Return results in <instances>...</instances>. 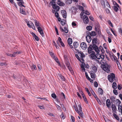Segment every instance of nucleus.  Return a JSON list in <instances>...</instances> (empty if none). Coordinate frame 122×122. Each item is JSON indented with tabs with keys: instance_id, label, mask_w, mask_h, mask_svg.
Instances as JSON below:
<instances>
[{
	"instance_id": "nucleus-1",
	"label": "nucleus",
	"mask_w": 122,
	"mask_h": 122,
	"mask_svg": "<svg viewBox=\"0 0 122 122\" xmlns=\"http://www.w3.org/2000/svg\"><path fill=\"white\" fill-rule=\"evenodd\" d=\"M94 50L98 54L99 53L100 50L98 46L97 45H90L89 47H88V52L89 54H90L92 53L93 51Z\"/></svg>"
},
{
	"instance_id": "nucleus-2",
	"label": "nucleus",
	"mask_w": 122,
	"mask_h": 122,
	"mask_svg": "<svg viewBox=\"0 0 122 122\" xmlns=\"http://www.w3.org/2000/svg\"><path fill=\"white\" fill-rule=\"evenodd\" d=\"M78 107L79 108V110H78V107L77 106L74 105L73 106V108L74 109L76 112L81 117H83V116L81 110L82 108L81 105L80 104H79L78 105Z\"/></svg>"
},
{
	"instance_id": "nucleus-3",
	"label": "nucleus",
	"mask_w": 122,
	"mask_h": 122,
	"mask_svg": "<svg viewBox=\"0 0 122 122\" xmlns=\"http://www.w3.org/2000/svg\"><path fill=\"white\" fill-rule=\"evenodd\" d=\"M102 66L103 69L107 73H109L110 72V66L108 64H106L105 65H102L101 67Z\"/></svg>"
},
{
	"instance_id": "nucleus-4",
	"label": "nucleus",
	"mask_w": 122,
	"mask_h": 122,
	"mask_svg": "<svg viewBox=\"0 0 122 122\" xmlns=\"http://www.w3.org/2000/svg\"><path fill=\"white\" fill-rule=\"evenodd\" d=\"M115 77V75L113 73H112L110 75L108 76V79L109 81L112 83L113 81V79Z\"/></svg>"
},
{
	"instance_id": "nucleus-5",
	"label": "nucleus",
	"mask_w": 122,
	"mask_h": 122,
	"mask_svg": "<svg viewBox=\"0 0 122 122\" xmlns=\"http://www.w3.org/2000/svg\"><path fill=\"white\" fill-rule=\"evenodd\" d=\"M58 41H56V43L59 46H60V44L63 47H64L65 46V45L64 43L61 41V38L59 37L58 38Z\"/></svg>"
},
{
	"instance_id": "nucleus-6",
	"label": "nucleus",
	"mask_w": 122,
	"mask_h": 122,
	"mask_svg": "<svg viewBox=\"0 0 122 122\" xmlns=\"http://www.w3.org/2000/svg\"><path fill=\"white\" fill-rule=\"evenodd\" d=\"M96 57L98 59H100L101 58L103 59L105 58V56L102 54L100 55L99 53L97 54L96 56Z\"/></svg>"
},
{
	"instance_id": "nucleus-7",
	"label": "nucleus",
	"mask_w": 122,
	"mask_h": 122,
	"mask_svg": "<svg viewBox=\"0 0 122 122\" xmlns=\"http://www.w3.org/2000/svg\"><path fill=\"white\" fill-rule=\"evenodd\" d=\"M83 21L84 23L86 24H88L89 22V20L88 17L86 15L83 16Z\"/></svg>"
},
{
	"instance_id": "nucleus-8",
	"label": "nucleus",
	"mask_w": 122,
	"mask_h": 122,
	"mask_svg": "<svg viewBox=\"0 0 122 122\" xmlns=\"http://www.w3.org/2000/svg\"><path fill=\"white\" fill-rule=\"evenodd\" d=\"M80 46L81 48L84 50H86L87 47L86 44L84 42H82L81 43Z\"/></svg>"
},
{
	"instance_id": "nucleus-9",
	"label": "nucleus",
	"mask_w": 122,
	"mask_h": 122,
	"mask_svg": "<svg viewBox=\"0 0 122 122\" xmlns=\"http://www.w3.org/2000/svg\"><path fill=\"white\" fill-rule=\"evenodd\" d=\"M39 32L41 35L43 37L44 36V35L43 31V30L40 27H38L37 28Z\"/></svg>"
},
{
	"instance_id": "nucleus-10",
	"label": "nucleus",
	"mask_w": 122,
	"mask_h": 122,
	"mask_svg": "<svg viewBox=\"0 0 122 122\" xmlns=\"http://www.w3.org/2000/svg\"><path fill=\"white\" fill-rule=\"evenodd\" d=\"M90 56L92 59H95L96 57L95 56V52L94 51H93L90 54Z\"/></svg>"
},
{
	"instance_id": "nucleus-11",
	"label": "nucleus",
	"mask_w": 122,
	"mask_h": 122,
	"mask_svg": "<svg viewBox=\"0 0 122 122\" xmlns=\"http://www.w3.org/2000/svg\"><path fill=\"white\" fill-rule=\"evenodd\" d=\"M53 8L56 10L57 11H58L60 9V7L58 6H56V5L54 4L52 6Z\"/></svg>"
},
{
	"instance_id": "nucleus-12",
	"label": "nucleus",
	"mask_w": 122,
	"mask_h": 122,
	"mask_svg": "<svg viewBox=\"0 0 122 122\" xmlns=\"http://www.w3.org/2000/svg\"><path fill=\"white\" fill-rule=\"evenodd\" d=\"M58 76L61 79V80L63 81H65L66 80L65 78L61 74H57Z\"/></svg>"
},
{
	"instance_id": "nucleus-13",
	"label": "nucleus",
	"mask_w": 122,
	"mask_h": 122,
	"mask_svg": "<svg viewBox=\"0 0 122 122\" xmlns=\"http://www.w3.org/2000/svg\"><path fill=\"white\" fill-rule=\"evenodd\" d=\"M61 13L62 14V16L65 18H66V11L65 10H62Z\"/></svg>"
},
{
	"instance_id": "nucleus-14",
	"label": "nucleus",
	"mask_w": 122,
	"mask_h": 122,
	"mask_svg": "<svg viewBox=\"0 0 122 122\" xmlns=\"http://www.w3.org/2000/svg\"><path fill=\"white\" fill-rule=\"evenodd\" d=\"M112 108L113 112L114 113H116L117 108L115 105L114 104H112Z\"/></svg>"
},
{
	"instance_id": "nucleus-15",
	"label": "nucleus",
	"mask_w": 122,
	"mask_h": 122,
	"mask_svg": "<svg viewBox=\"0 0 122 122\" xmlns=\"http://www.w3.org/2000/svg\"><path fill=\"white\" fill-rule=\"evenodd\" d=\"M106 104L107 107L108 108H109L110 106L111 103L109 99H108L106 100Z\"/></svg>"
},
{
	"instance_id": "nucleus-16",
	"label": "nucleus",
	"mask_w": 122,
	"mask_h": 122,
	"mask_svg": "<svg viewBox=\"0 0 122 122\" xmlns=\"http://www.w3.org/2000/svg\"><path fill=\"white\" fill-rule=\"evenodd\" d=\"M110 98L111 101V103L112 104L115 103L116 101L115 98L114 96H112Z\"/></svg>"
},
{
	"instance_id": "nucleus-17",
	"label": "nucleus",
	"mask_w": 122,
	"mask_h": 122,
	"mask_svg": "<svg viewBox=\"0 0 122 122\" xmlns=\"http://www.w3.org/2000/svg\"><path fill=\"white\" fill-rule=\"evenodd\" d=\"M97 42V38H94L92 40V43L93 45H96V44Z\"/></svg>"
},
{
	"instance_id": "nucleus-18",
	"label": "nucleus",
	"mask_w": 122,
	"mask_h": 122,
	"mask_svg": "<svg viewBox=\"0 0 122 122\" xmlns=\"http://www.w3.org/2000/svg\"><path fill=\"white\" fill-rule=\"evenodd\" d=\"M34 21L35 23V25L36 27H40L41 25L39 21L35 20H34Z\"/></svg>"
},
{
	"instance_id": "nucleus-19",
	"label": "nucleus",
	"mask_w": 122,
	"mask_h": 122,
	"mask_svg": "<svg viewBox=\"0 0 122 122\" xmlns=\"http://www.w3.org/2000/svg\"><path fill=\"white\" fill-rule=\"evenodd\" d=\"M20 13L24 15L26 14L25 11L22 8H20Z\"/></svg>"
},
{
	"instance_id": "nucleus-20",
	"label": "nucleus",
	"mask_w": 122,
	"mask_h": 122,
	"mask_svg": "<svg viewBox=\"0 0 122 122\" xmlns=\"http://www.w3.org/2000/svg\"><path fill=\"white\" fill-rule=\"evenodd\" d=\"M30 27H30V28L32 27V29L33 30H35V27L34 24L32 23V22L31 21L30 22Z\"/></svg>"
},
{
	"instance_id": "nucleus-21",
	"label": "nucleus",
	"mask_w": 122,
	"mask_h": 122,
	"mask_svg": "<svg viewBox=\"0 0 122 122\" xmlns=\"http://www.w3.org/2000/svg\"><path fill=\"white\" fill-rule=\"evenodd\" d=\"M85 75L86 78L89 80L91 82L93 81V80L91 79L88 76V75L86 72H85Z\"/></svg>"
},
{
	"instance_id": "nucleus-22",
	"label": "nucleus",
	"mask_w": 122,
	"mask_h": 122,
	"mask_svg": "<svg viewBox=\"0 0 122 122\" xmlns=\"http://www.w3.org/2000/svg\"><path fill=\"white\" fill-rule=\"evenodd\" d=\"M86 41L88 43H90L91 40V37L90 36H86Z\"/></svg>"
},
{
	"instance_id": "nucleus-23",
	"label": "nucleus",
	"mask_w": 122,
	"mask_h": 122,
	"mask_svg": "<svg viewBox=\"0 0 122 122\" xmlns=\"http://www.w3.org/2000/svg\"><path fill=\"white\" fill-rule=\"evenodd\" d=\"M116 102V104H118V107H119V106H121L120 105V103H121V102L120 101L119 99H117L115 101Z\"/></svg>"
},
{
	"instance_id": "nucleus-24",
	"label": "nucleus",
	"mask_w": 122,
	"mask_h": 122,
	"mask_svg": "<svg viewBox=\"0 0 122 122\" xmlns=\"http://www.w3.org/2000/svg\"><path fill=\"white\" fill-rule=\"evenodd\" d=\"M101 3L103 7L104 8H105V2L104 0H100Z\"/></svg>"
},
{
	"instance_id": "nucleus-25",
	"label": "nucleus",
	"mask_w": 122,
	"mask_h": 122,
	"mask_svg": "<svg viewBox=\"0 0 122 122\" xmlns=\"http://www.w3.org/2000/svg\"><path fill=\"white\" fill-rule=\"evenodd\" d=\"M24 3V2L22 1L18 3V4L20 6H23L25 7V6L23 5V4Z\"/></svg>"
},
{
	"instance_id": "nucleus-26",
	"label": "nucleus",
	"mask_w": 122,
	"mask_h": 122,
	"mask_svg": "<svg viewBox=\"0 0 122 122\" xmlns=\"http://www.w3.org/2000/svg\"><path fill=\"white\" fill-rule=\"evenodd\" d=\"M68 43L69 45H71L72 42V39L71 38H69L67 40Z\"/></svg>"
},
{
	"instance_id": "nucleus-27",
	"label": "nucleus",
	"mask_w": 122,
	"mask_h": 122,
	"mask_svg": "<svg viewBox=\"0 0 122 122\" xmlns=\"http://www.w3.org/2000/svg\"><path fill=\"white\" fill-rule=\"evenodd\" d=\"M96 35V32L94 31H92L90 34V35L91 36H94Z\"/></svg>"
},
{
	"instance_id": "nucleus-28",
	"label": "nucleus",
	"mask_w": 122,
	"mask_h": 122,
	"mask_svg": "<svg viewBox=\"0 0 122 122\" xmlns=\"http://www.w3.org/2000/svg\"><path fill=\"white\" fill-rule=\"evenodd\" d=\"M112 87L114 89H116L117 88V85L116 83L115 82H113L112 84Z\"/></svg>"
},
{
	"instance_id": "nucleus-29",
	"label": "nucleus",
	"mask_w": 122,
	"mask_h": 122,
	"mask_svg": "<svg viewBox=\"0 0 122 122\" xmlns=\"http://www.w3.org/2000/svg\"><path fill=\"white\" fill-rule=\"evenodd\" d=\"M98 92L101 94L102 95L103 93V90L100 88H99L98 89Z\"/></svg>"
},
{
	"instance_id": "nucleus-30",
	"label": "nucleus",
	"mask_w": 122,
	"mask_h": 122,
	"mask_svg": "<svg viewBox=\"0 0 122 122\" xmlns=\"http://www.w3.org/2000/svg\"><path fill=\"white\" fill-rule=\"evenodd\" d=\"M92 69L94 72H96L97 71V67L94 66H92Z\"/></svg>"
},
{
	"instance_id": "nucleus-31",
	"label": "nucleus",
	"mask_w": 122,
	"mask_h": 122,
	"mask_svg": "<svg viewBox=\"0 0 122 122\" xmlns=\"http://www.w3.org/2000/svg\"><path fill=\"white\" fill-rule=\"evenodd\" d=\"M90 91L91 92L92 94V95H93V96L94 97H97V95L93 91V90L91 89L90 90Z\"/></svg>"
},
{
	"instance_id": "nucleus-32",
	"label": "nucleus",
	"mask_w": 122,
	"mask_h": 122,
	"mask_svg": "<svg viewBox=\"0 0 122 122\" xmlns=\"http://www.w3.org/2000/svg\"><path fill=\"white\" fill-rule=\"evenodd\" d=\"M79 44L78 42H75L73 43V46L75 48H77Z\"/></svg>"
},
{
	"instance_id": "nucleus-33",
	"label": "nucleus",
	"mask_w": 122,
	"mask_h": 122,
	"mask_svg": "<svg viewBox=\"0 0 122 122\" xmlns=\"http://www.w3.org/2000/svg\"><path fill=\"white\" fill-rule=\"evenodd\" d=\"M113 115L114 117L118 121L119 120V117L115 113H113Z\"/></svg>"
},
{
	"instance_id": "nucleus-34",
	"label": "nucleus",
	"mask_w": 122,
	"mask_h": 122,
	"mask_svg": "<svg viewBox=\"0 0 122 122\" xmlns=\"http://www.w3.org/2000/svg\"><path fill=\"white\" fill-rule=\"evenodd\" d=\"M79 53V56L81 58H82L85 57V55L81 51H80Z\"/></svg>"
},
{
	"instance_id": "nucleus-35",
	"label": "nucleus",
	"mask_w": 122,
	"mask_h": 122,
	"mask_svg": "<svg viewBox=\"0 0 122 122\" xmlns=\"http://www.w3.org/2000/svg\"><path fill=\"white\" fill-rule=\"evenodd\" d=\"M31 68L33 71L34 70H36L37 69L36 66L34 65H33L32 66H31Z\"/></svg>"
},
{
	"instance_id": "nucleus-36",
	"label": "nucleus",
	"mask_w": 122,
	"mask_h": 122,
	"mask_svg": "<svg viewBox=\"0 0 122 122\" xmlns=\"http://www.w3.org/2000/svg\"><path fill=\"white\" fill-rule=\"evenodd\" d=\"M53 58L55 60L56 62L58 63L59 65H60V63L58 59L55 56Z\"/></svg>"
},
{
	"instance_id": "nucleus-37",
	"label": "nucleus",
	"mask_w": 122,
	"mask_h": 122,
	"mask_svg": "<svg viewBox=\"0 0 122 122\" xmlns=\"http://www.w3.org/2000/svg\"><path fill=\"white\" fill-rule=\"evenodd\" d=\"M66 3L68 4H70L72 3V0H65Z\"/></svg>"
},
{
	"instance_id": "nucleus-38",
	"label": "nucleus",
	"mask_w": 122,
	"mask_h": 122,
	"mask_svg": "<svg viewBox=\"0 0 122 122\" xmlns=\"http://www.w3.org/2000/svg\"><path fill=\"white\" fill-rule=\"evenodd\" d=\"M85 89L86 91L87 92V93H88V95L89 96H91V93H90V91H89L88 89L86 88H85Z\"/></svg>"
},
{
	"instance_id": "nucleus-39",
	"label": "nucleus",
	"mask_w": 122,
	"mask_h": 122,
	"mask_svg": "<svg viewBox=\"0 0 122 122\" xmlns=\"http://www.w3.org/2000/svg\"><path fill=\"white\" fill-rule=\"evenodd\" d=\"M95 98L98 102V103L100 105H101L102 104V103L100 101V100L98 99L97 96V97H95Z\"/></svg>"
},
{
	"instance_id": "nucleus-40",
	"label": "nucleus",
	"mask_w": 122,
	"mask_h": 122,
	"mask_svg": "<svg viewBox=\"0 0 122 122\" xmlns=\"http://www.w3.org/2000/svg\"><path fill=\"white\" fill-rule=\"evenodd\" d=\"M86 29L88 30H92V27L91 26H88L86 27Z\"/></svg>"
},
{
	"instance_id": "nucleus-41",
	"label": "nucleus",
	"mask_w": 122,
	"mask_h": 122,
	"mask_svg": "<svg viewBox=\"0 0 122 122\" xmlns=\"http://www.w3.org/2000/svg\"><path fill=\"white\" fill-rule=\"evenodd\" d=\"M117 7L116 6H114L113 7L114 10L116 12H117L118 10V9Z\"/></svg>"
},
{
	"instance_id": "nucleus-42",
	"label": "nucleus",
	"mask_w": 122,
	"mask_h": 122,
	"mask_svg": "<svg viewBox=\"0 0 122 122\" xmlns=\"http://www.w3.org/2000/svg\"><path fill=\"white\" fill-rule=\"evenodd\" d=\"M59 2L58 3V4L60 6H63L64 3L60 1H58Z\"/></svg>"
},
{
	"instance_id": "nucleus-43",
	"label": "nucleus",
	"mask_w": 122,
	"mask_h": 122,
	"mask_svg": "<svg viewBox=\"0 0 122 122\" xmlns=\"http://www.w3.org/2000/svg\"><path fill=\"white\" fill-rule=\"evenodd\" d=\"M111 58L112 60H113V59L115 61L116 60H117V58L116 56L114 54L113 55V56H112V58Z\"/></svg>"
},
{
	"instance_id": "nucleus-44",
	"label": "nucleus",
	"mask_w": 122,
	"mask_h": 122,
	"mask_svg": "<svg viewBox=\"0 0 122 122\" xmlns=\"http://www.w3.org/2000/svg\"><path fill=\"white\" fill-rule=\"evenodd\" d=\"M68 68L69 69V71H70L71 74H73L74 73V72L72 70V69L71 66L70 67H68Z\"/></svg>"
},
{
	"instance_id": "nucleus-45",
	"label": "nucleus",
	"mask_w": 122,
	"mask_h": 122,
	"mask_svg": "<svg viewBox=\"0 0 122 122\" xmlns=\"http://www.w3.org/2000/svg\"><path fill=\"white\" fill-rule=\"evenodd\" d=\"M64 30H65L64 32H65L66 33H67L68 32V31L67 27L65 26L64 27Z\"/></svg>"
},
{
	"instance_id": "nucleus-46",
	"label": "nucleus",
	"mask_w": 122,
	"mask_h": 122,
	"mask_svg": "<svg viewBox=\"0 0 122 122\" xmlns=\"http://www.w3.org/2000/svg\"><path fill=\"white\" fill-rule=\"evenodd\" d=\"M118 109L119 111H121V114L122 115V107L121 106H119Z\"/></svg>"
},
{
	"instance_id": "nucleus-47",
	"label": "nucleus",
	"mask_w": 122,
	"mask_h": 122,
	"mask_svg": "<svg viewBox=\"0 0 122 122\" xmlns=\"http://www.w3.org/2000/svg\"><path fill=\"white\" fill-rule=\"evenodd\" d=\"M113 3L114 6H116L119 7V6L118 4L115 1L113 2Z\"/></svg>"
},
{
	"instance_id": "nucleus-48",
	"label": "nucleus",
	"mask_w": 122,
	"mask_h": 122,
	"mask_svg": "<svg viewBox=\"0 0 122 122\" xmlns=\"http://www.w3.org/2000/svg\"><path fill=\"white\" fill-rule=\"evenodd\" d=\"M51 96L54 99H56V95L54 93H52L51 94Z\"/></svg>"
},
{
	"instance_id": "nucleus-49",
	"label": "nucleus",
	"mask_w": 122,
	"mask_h": 122,
	"mask_svg": "<svg viewBox=\"0 0 122 122\" xmlns=\"http://www.w3.org/2000/svg\"><path fill=\"white\" fill-rule=\"evenodd\" d=\"M96 62L99 64H101V63L103 61L102 60H101L100 61L97 59H96Z\"/></svg>"
},
{
	"instance_id": "nucleus-50",
	"label": "nucleus",
	"mask_w": 122,
	"mask_h": 122,
	"mask_svg": "<svg viewBox=\"0 0 122 122\" xmlns=\"http://www.w3.org/2000/svg\"><path fill=\"white\" fill-rule=\"evenodd\" d=\"M90 75L91 77L92 78H95V76L94 73H90Z\"/></svg>"
},
{
	"instance_id": "nucleus-51",
	"label": "nucleus",
	"mask_w": 122,
	"mask_h": 122,
	"mask_svg": "<svg viewBox=\"0 0 122 122\" xmlns=\"http://www.w3.org/2000/svg\"><path fill=\"white\" fill-rule=\"evenodd\" d=\"M66 21L64 20V21H61V25H64L66 23Z\"/></svg>"
},
{
	"instance_id": "nucleus-52",
	"label": "nucleus",
	"mask_w": 122,
	"mask_h": 122,
	"mask_svg": "<svg viewBox=\"0 0 122 122\" xmlns=\"http://www.w3.org/2000/svg\"><path fill=\"white\" fill-rule=\"evenodd\" d=\"M49 53L50 55L52 56V57L53 58V57H54L55 56H54V54L52 52H50Z\"/></svg>"
},
{
	"instance_id": "nucleus-53",
	"label": "nucleus",
	"mask_w": 122,
	"mask_h": 122,
	"mask_svg": "<svg viewBox=\"0 0 122 122\" xmlns=\"http://www.w3.org/2000/svg\"><path fill=\"white\" fill-rule=\"evenodd\" d=\"M37 66L39 70H41V66L40 64H37Z\"/></svg>"
},
{
	"instance_id": "nucleus-54",
	"label": "nucleus",
	"mask_w": 122,
	"mask_h": 122,
	"mask_svg": "<svg viewBox=\"0 0 122 122\" xmlns=\"http://www.w3.org/2000/svg\"><path fill=\"white\" fill-rule=\"evenodd\" d=\"M56 106L57 108V109L58 110H61V107H60V106L57 105L56 104Z\"/></svg>"
},
{
	"instance_id": "nucleus-55",
	"label": "nucleus",
	"mask_w": 122,
	"mask_h": 122,
	"mask_svg": "<svg viewBox=\"0 0 122 122\" xmlns=\"http://www.w3.org/2000/svg\"><path fill=\"white\" fill-rule=\"evenodd\" d=\"M113 93L116 95H117L118 94L117 90L115 89H114L113 90Z\"/></svg>"
},
{
	"instance_id": "nucleus-56",
	"label": "nucleus",
	"mask_w": 122,
	"mask_h": 122,
	"mask_svg": "<svg viewBox=\"0 0 122 122\" xmlns=\"http://www.w3.org/2000/svg\"><path fill=\"white\" fill-rule=\"evenodd\" d=\"M25 22L27 23L28 27H30V24L29 23V22L26 20H25Z\"/></svg>"
},
{
	"instance_id": "nucleus-57",
	"label": "nucleus",
	"mask_w": 122,
	"mask_h": 122,
	"mask_svg": "<svg viewBox=\"0 0 122 122\" xmlns=\"http://www.w3.org/2000/svg\"><path fill=\"white\" fill-rule=\"evenodd\" d=\"M75 56L77 58L78 60H79V61H81L80 59V58L78 55L76 54L75 55Z\"/></svg>"
},
{
	"instance_id": "nucleus-58",
	"label": "nucleus",
	"mask_w": 122,
	"mask_h": 122,
	"mask_svg": "<svg viewBox=\"0 0 122 122\" xmlns=\"http://www.w3.org/2000/svg\"><path fill=\"white\" fill-rule=\"evenodd\" d=\"M105 1L106 2V5L108 7H109L110 8V5L109 4V3H108V2L106 0H105Z\"/></svg>"
},
{
	"instance_id": "nucleus-59",
	"label": "nucleus",
	"mask_w": 122,
	"mask_h": 122,
	"mask_svg": "<svg viewBox=\"0 0 122 122\" xmlns=\"http://www.w3.org/2000/svg\"><path fill=\"white\" fill-rule=\"evenodd\" d=\"M0 65L1 66H6V65H7V64L6 62H5L4 63L2 62H0Z\"/></svg>"
},
{
	"instance_id": "nucleus-60",
	"label": "nucleus",
	"mask_w": 122,
	"mask_h": 122,
	"mask_svg": "<svg viewBox=\"0 0 122 122\" xmlns=\"http://www.w3.org/2000/svg\"><path fill=\"white\" fill-rule=\"evenodd\" d=\"M109 56L110 57V58H111L112 56H113V53L111 51H110L109 52Z\"/></svg>"
},
{
	"instance_id": "nucleus-61",
	"label": "nucleus",
	"mask_w": 122,
	"mask_h": 122,
	"mask_svg": "<svg viewBox=\"0 0 122 122\" xmlns=\"http://www.w3.org/2000/svg\"><path fill=\"white\" fill-rule=\"evenodd\" d=\"M79 9L80 10H82V12H84V10L83 9V7L82 6H80L79 7Z\"/></svg>"
},
{
	"instance_id": "nucleus-62",
	"label": "nucleus",
	"mask_w": 122,
	"mask_h": 122,
	"mask_svg": "<svg viewBox=\"0 0 122 122\" xmlns=\"http://www.w3.org/2000/svg\"><path fill=\"white\" fill-rule=\"evenodd\" d=\"M118 31L120 34H121L122 36V29L121 28L119 29L118 30Z\"/></svg>"
},
{
	"instance_id": "nucleus-63",
	"label": "nucleus",
	"mask_w": 122,
	"mask_h": 122,
	"mask_svg": "<svg viewBox=\"0 0 122 122\" xmlns=\"http://www.w3.org/2000/svg\"><path fill=\"white\" fill-rule=\"evenodd\" d=\"M84 101L86 103V104H88V101L87 100V99L85 97H83Z\"/></svg>"
},
{
	"instance_id": "nucleus-64",
	"label": "nucleus",
	"mask_w": 122,
	"mask_h": 122,
	"mask_svg": "<svg viewBox=\"0 0 122 122\" xmlns=\"http://www.w3.org/2000/svg\"><path fill=\"white\" fill-rule=\"evenodd\" d=\"M53 43L54 44V45L56 47V48L57 49H59V47L57 46V45H56V44L55 42L54 41L53 42Z\"/></svg>"
}]
</instances>
